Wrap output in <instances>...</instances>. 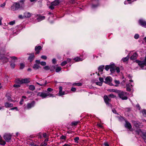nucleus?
<instances>
[{"instance_id":"aec40b11","label":"nucleus","mask_w":146,"mask_h":146,"mask_svg":"<svg viewBox=\"0 0 146 146\" xmlns=\"http://www.w3.org/2000/svg\"><path fill=\"white\" fill-rule=\"evenodd\" d=\"M5 106L6 108H10L13 106V104L9 103V102H6L5 103Z\"/></svg>"},{"instance_id":"ea45409f","label":"nucleus","mask_w":146,"mask_h":146,"mask_svg":"<svg viewBox=\"0 0 146 146\" xmlns=\"http://www.w3.org/2000/svg\"><path fill=\"white\" fill-rule=\"evenodd\" d=\"M6 96L7 97L8 101H12V100L11 99V98L9 96L6 95Z\"/></svg>"},{"instance_id":"c756f323","label":"nucleus","mask_w":146,"mask_h":146,"mask_svg":"<svg viewBox=\"0 0 146 146\" xmlns=\"http://www.w3.org/2000/svg\"><path fill=\"white\" fill-rule=\"evenodd\" d=\"M129 54L127 56V57H126L124 58H123L122 59L123 61L124 62H126V61H127L128 60L129 58Z\"/></svg>"},{"instance_id":"37998d69","label":"nucleus","mask_w":146,"mask_h":146,"mask_svg":"<svg viewBox=\"0 0 146 146\" xmlns=\"http://www.w3.org/2000/svg\"><path fill=\"white\" fill-rule=\"evenodd\" d=\"M109 97H111L112 98H114L115 97V96L113 94H111L108 96Z\"/></svg>"},{"instance_id":"393cba45","label":"nucleus","mask_w":146,"mask_h":146,"mask_svg":"<svg viewBox=\"0 0 146 146\" xmlns=\"http://www.w3.org/2000/svg\"><path fill=\"white\" fill-rule=\"evenodd\" d=\"M137 54L136 53H134L132 56L130 57V59L131 60H133L136 58L137 56Z\"/></svg>"},{"instance_id":"f257e3e1","label":"nucleus","mask_w":146,"mask_h":146,"mask_svg":"<svg viewBox=\"0 0 146 146\" xmlns=\"http://www.w3.org/2000/svg\"><path fill=\"white\" fill-rule=\"evenodd\" d=\"M37 96L41 97L42 98H44L47 97H54V96L53 94H50L49 92H42L38 93Z\"/></svg>"},{"instance_id":"f704fd0d","label":"nucleus","mask_w":146,"mask_h":146,"mask_svg":"<svg viewBox=\"0 0 146 146\" xmlns=\"http://www.w3.org/2000/svg\"><path fill=\"white\" fill-rule=\"evenodd\" d=\"M111 65H106L105 66V69L106 71H108L109 69H110Z\"/></svg>"},{"instance_id":"20e7f679","label":"nucleus","mask_w":146,"mask_h":146,"mask_svg":"<svg viewBox=\"0 0 146 146\" xmlns=\"http://www.w3.org/2000/svg\"><path fill=\"white\" fill-rule=\"evenodd\" d=\"M20 5L19 3H15L11 6V10L13 11L17 10L20 8Z\"/></svg>"},{"instance_id":"dca6fc26","label":"nucleus","mask_w":146,"mask_h":146,"mask_svg":"<svg viewBox=\"0 0 146 146\" xmlns=\"http://www.w3.org/2000/svg\"><path fill=\"white\" fill-rule=\"evenodd\" d=\"M31 14L30 13L26 12L24 14V17L25 18H29L31 16Z\"/></svg>"},{"instance_id":"58836bf2","label":"nucleus","mask_w":146,"mask_h":146,"mask_svg":"<svg viewBox=\"0 0 146 146\" xmlns=\"http://www.w3.org/2000/svg\"><path fill=\"white\" fill-rule=\"evenodd\" d=\"M20 69H23L25 67V64L23 63H21L20 64Z\"/></svg>"},{"instance_id":"6ab92c4d","label":"nucleus","mask_w":146,"mask_h":146,"mask_svg":"<svg viewBox=\"0 0 146 146\" xmlns=\"http://www.w3.org/2000/svg\"><path fill=\"white\" fill-rule=\"evenodd\" d=\"M125 126L126 128L128 129H130L131 128V124L129 122L127 121H125Z\"/></svg>"},{"instance_id":"864d4df0","label":"nucleus","mask_w":146,"mask_h":146,"mask_svg":"<svg viewBox=\"0 0 146 146\" xmlns=\"http://www.w3.org/2000/svg\"><path fill=\"white\" fill-rule=\"evenodd\" d=\"M40 64L42 66H45L46 65V63L45 62H41Z\"/></svg>"},{"instance_id":"5701e85b","label":"nucleus","mask_w":146,"mask_h":146,"mask_svg":"<svg viewBox=\"0 0 146 146\" xmlns=\"http://www.w3.org/2000/svg\"><path fill=\"white\" fill-rule=\"evenodd\" d=\"M139 131H141L142 133V137L145 141V140H146V132H143L141 130H139Z\"/></svg>"},{"instance_id":"a878e982","label":"nucleus","mask_w":146,"mask_h":146,"mask_svg":"<svg viewBox=\"0 0 146 146\" xmlns=\"http://www.w3.org/2000/svg\"><path fill=\"white\" fill-rule=\"evenodd\" d=\"M126 88L127 91H130L131 90L130 86L129 84H127L126 86Z\"/></svg>"},{"instance_id":"4c0bfd02","label":"nucleus","mask_w":146,"mask_h":146,"mask_svg":"<svg viewBox=\"0 0 146 146\" xmlns=\"http://www.w3.org/2000/svg\"><path fill=\"white\" fill-rule=\"evenodd\" d=\"M67 64V62L66 61L62 62L61 64L60 65L62 66H64Z\"/></svg>"},{"instance_id":"39448f33","label":"nucleus","mask_w":146,"mask_h":146,"mask_svg":"<svg viewBox=\"0 0 146 146\" xmlns=\"http://www.w3.org/2000/svg\"><path fill=\"white\" fill-rule=\"evenodd\" d=\"M104 101L107 105L108 106H111V104L109 103L111 102V99L109 98V97L107 95H104Z\"/></svg>"},{"instance_id":"774afa93","label":"nucleus","mask_w":146,"mask_h":146,"mask_svg":"<svg viewBox=\"0 0 146 146\" xmlns=\"http://www.w3.org/2000/svg\"><path fill=\"white\" fill-rule=\"evenodd\" d=\"M99 80L100 81V82H103V78H99Z\"/></svg>"},{"instance_id":"a19ab883","label":"nucleus","mask_w":146,"mask_h":146,"mask_svg":"<svg viewBox=\"0 0 146 146\" xmlns=\"http://www.w3.org/2000/svg\"><path fill=\"white\" fill-rule=\"evenodd\" d=\"M66 136H64V135H62L60 137V139H64V140H66Z\"/></svg>"},{"instance_id":"09e8293b","label":"nucleus","mask_w":146,"mask_h":146,"mask_svg":"<svg viewBox=\"0 0 146 146\" xmlns=\"http://www.w3.org/2000/svg\"><path fill=\"white\" fill-rule=\"evenodd\" d=\"M115 69L117 73H119L120 72L119 68V67H116L115 68Z\"/></svg>"},{"instance_id":"0e129e2a","label":"nucleus","mask_w":146,"mask_h":146,"mask_svg":"<svg viewBox=\"0 0 146 146\" xmlns=\"http://www.w3.org/2000/svg\"><path fill=\"white\" fill-rule=\"evenodd\" d=\"M19 18L21 19H23V18H25L24 16H23L22 15H20L19 16Z\"/></svg>"},{"instance_id":"f3484780","label":"nucleus","mask_w":146,"mask_h":146,"mask_svg":"<svg viewBox=\"0 0 146 146\" xmlns=\"http://www.w3.org/2000/svg\"><path fill=\"white\" fill-rule=\"evenodd\" d=\"M22 84L24 83H28L30 82V78H26L25 79H22Z\"/></svg>"},{"instance_id":"473e14b6","label":"nucleus","mask_w":146,"mask_h":146,"mask_svg":"<svg viewBox=\"0 0 146 146\" xmlns=\"http://www.w3.org/2000/svg\"><path fill=\"white\" fill-rule=\"evenodd\" d=\"M79 121H73L71 123V125H72L75 126L77 125L78 123L79 122Z\"/></svg>"},{"instance_id":"de8ad7c7","label":"nucleus","mask_w":146,"mask_h":146,"mask_svg":"<svg viewBox=\"0 0 146 146\" xmlns=\"http://www.w3.org/2000/svg\"><path fill=\"white\" fill-rule=\"evenodd\" d=\"M13 86L15 88H19L21 86L20 84H15Z\"/></svg>"},{"instance_id":"052dcab7","label":"nucleus","mask_w":146,"mask_h":146,"mask_svg":"<svg viewBox=\"0 0 146 146\" xmlns=\"http://www.w3.org/2000/svg\"><path fill=\"white\" fill-rule=\"evenodd\" d=\"M10 58H11L12 59L14 60H17V57L14 56H11L10 57Z\"/></svg>"},{"instance_id":"e433bc0d","label":"nucleus","mask_w":146,"mask_h":146,"mask_svg":"<svg viewBox=\"0 0 146 146\" xmlns=\"http://www.w3.org/2000/svg\"><path fill=\"white\" fill-rule=\"evenodd\" d=\"M142 113H143V115L144 117H146V110H143L142 111Z\"/></svg>"},{"instance_id":"9b49d317","label":"nucleus","mask_w":146,"mask_h":146,"mask_svg":"<svg viewBox=\"0 0 146 146\" xmlns=\"http://www.w3.org/2000/svg\"><path fill=\"white\" fill-rule=\"evenodd\" d=\"M0 59H1L3 63H5L8 61L9 60L7 57L3 56L2 54L0 53Z\"/></svg>"},{"instance_id":"e2e57ef3","label":"nucleus","mask_w":146,"mask_h":146,"mask_svg":"<svg viewBox=\"0 0 146 146\" xmlns=\"http://www.w3.org/2000/svg\"><path fill=\"white\" fill-rule=\"evenodd\" d=\"M76 90V89L75 88H72L71 89V90L72 91V92H75Z\"/></svg>"},{"instance_id":"f8f14e48","label":"nucleus","mask_w":146,"mask_h":146,"mask_svg":"<svg viewBox=\"0 0 146 146\" xmlns=\"http://www.w3.org/2000/svg\"><path fill=\"white\" fill-rule=\"evenodd\" d=\"M139 23L141 25L144 27L146 28V21L143 19H140L139 20Z\"/></svg>"},{"instance_id":"f03ea898","label":"nucleus","mask_w":146,"mask_h":146,"mask_svg":"<svg viewBox=\"0 0 146 146\" xmlns=\"http://www.w3.org/2000/svg\"><path fill=\"white\" fill-rule=\"evenodd\" d=\"M118 94L119 97L122 100H126L128 98L126 96L127 93L125 92L120 91Z\"/></svg>"},{"instance_id":"2f4dec72","label":"nucleus","mask_w":146,"mask_h":146,"mask_svg":"<svg viewBox=\"0 0 146 146\" xmlns=\"http://www.w3.org/2000/svg\"><path fill=\"white\" fill-rule=\"evenodd\" d=\"M74 86H81L82 85V84L80 82L75 83L73 84Z\"/></svg>"},{"instance_id":"423d86ee","label":"nucleus","mask_w":146,"mask_h":146,"mask_svg":"<svg viewBox=\"0 0 146 146\" xmlns=\"http://www.w3.org/2000/svg\"><path fill=\"white\" fill-rule=\"evenodd\" d=\"M35 103L34 101H33L31 103L27 104V105L25 106L24 109L25 110H27L31 108L32 107L34 106Z\"/></svg>"},{"instance_id":"c85d7f7f","label":"nucleus","mask_w":146,"mask_h":146,"mask_svg":"<svg viewBox=\"0 0 146 146\" xmlns=\"http://www.w3.org/2000/svg\"><path fill=\"white\" fill-rule=\"evenodd\" d=\"M39 67V65L37 64H35L33 67V68L35 70L38 69Z\"/></svg>"},{"instance_id":"680f3d73","label":"nucleus","mask_w":146,"mask_h":146,"mask_svg":"<svg viewBox=\"0 0 146 146\" xmlns=\"http://www.w3.org/2000/svg\"><path fill=\"white\" fill-rule=\"evenodd\" d=\"M115 83L116 84H120V82L119 80H114Z\"/></svg>"},{"instance_id":"0eeeda50","label":"nucleus","mask_w":146,"mask_h":146,"mask_svg":"<svg viewBox=\"0 0 146 146\" xmlns=\"http://www.w3.org/2000/svg\"><path fill=\"white\" fill-rule=\"evenodd\" d=\"M3 137L7 142H8L11 139V135L9 133H5Z\"/></svg>"},{"instance_id":"5fc2aeb1","label":"nucleus","mask_w":146,"mask_h":146,"mask_svg":"<svg viewBox=\"0 0 146 146\" xmlns=\"http://www.w3.org/2000/svg\"><path fill=\"white\" fill-rule=\"evenodd\" d=\"M11 66L13 68H14L15 67V64L14 63H11Z\"/></svg>"},{"instance_id":"b1692460","label":"nucleus","mask_w":146,"mask_h":146,"mask_svg":"<svg viewBox=\"0 0 146 146\" xmlns=\"http://www.w3.org/2000/svg\"><path fill=\"white\" fill-rule=\"evenodd\" d=\"M15 82L16 83L18 84H22V80L20 79L19 78H17L15 79Z\"/></svg>"},{"instance_id":"a211bd4d","label":"nucleus","mask_w":146,"mask_h":146,"mask_svg":"<svg viewBox=\"0 0 146 146\" xmlns=\"http://www.w3.org/2000/svg\"><path fill=\"white\" fill-rule=\"evenodd\" d=\"M35 58L34 54H30V56L28 58V60L30 61V62H31Z\"/></svg>"},{"instance_id":"6e6552de","label":"nucleus","mask_w":146,"mask_h":146,"mask_svg":"<svg viewBox=\"0 0 146 146\" xmlns=\"http://www.w3.org/2000/svg\"><path fill=\"white\" fill-rule=\"evenodd\" d=\"M136 62L137 63L138 65L142 69L144 65H146V62L143 61H139L138 60H136Z\"/></svg>"},{"instance_id":"7ed1b4c3","label":"nucleus","mask_w":146,"mask_h":146,"mask_svg":"<svg viewBox=\"0 0 146 146\" xmlns=\"http://www.w3.org/2000/svg\"><path fill=\"white\" fill-rule=\"evenodd\" d=\"M60 3V1L59 0H55L52 2L51 5L49 7V8L52 10L54 8V6L58 5Z\"/></svg>"},{"instance_id":"c03bdc74","label":"nucleus","mask_w":146,"mask_h":146,"mask_svg":"<svg viewBox=\"0 0 146 146\" xmlns=\"http://www.w3.org/2000/svg\"><path fill=\"white\" fill-rule=\"evenodd\" d=\"M25 0H19V3H21V5H22V4H24Z\"/></svg>"},{"instance_id":"4d7b16f0","label":"nucleus","mask_w":146,"mask_h":146,"mask_svg":"<svg viewBox=\"0 0 146 146\" xmlns=\"http://www.w3.org/2000/svg\"><path fill=\"white\" fill-rule=\"evenodd\" d=\"M52 62L54 64H55L56 63V60L55 58H53L52 60Z\"/></svg>"},{"instance_id":"cd10ccee","label":"nucleus","mask_w":146,"mask_h":146,"mask_svg":"<svg viewBox=\"0 0 146 146\" xmlns=\"http://www.w3.org/2000/svg\"><path fill=\"white\" fill-rule=\"evenodd\" d=\"M74 59L76 62L82 61L83 60V59L81 58L78 57H77L76 58H74Z\"/></svg>"},{"instance_id":"bb28decb","label":"nucleus","mask_w":146,"mask_h":146,"mask_svg":"<svg viewBox=\"0 0 146 146\" xmlns=\"http://www.w3.org/2000/svg\"><path fill=\"white\" fill-rule=\"evenodd\" d=\"M29 90L32 91H33L35 89V87L34 86L31 85L29 86Z\"/></svg>"},{"instance_id":"9d476101","label":"nucleus","mask_w":146,"mask_h":146,"mask_svg":"<svg viewBox=\"0 0 146 146\" xmlns=\"http://www.w3.org/2000/svg\"><path fill=\"white\" fill-rule=\"evenodd\" d=\"M36 17H38L36 19V20L38 22L44 19L45 18V17L44 16H42L40 14H37Z\"/></svg>"},{"instance_id":"603ef678","label":"nucleus","mask_w":146,"mask_h":146,"mask_svg":"<svg viewBox=\"0 0 146 146\" xmlns=\"http://www.w3.org/2000/svg\"><path fill=\"white\" fill-rule=\"evenodd\" d=\"M41 58L43 59L46 60L47 57L45 56L42 55L41 56Z\"/></svg>"},{"instance_id":"7c9ffc66","label":"nucleus","mask_w":146,"mask_h":146,"mask_svg":"<svg viewBox=\"0 0 146 146\" xmlns=\"http://www.w3.org/2000/svg\"><path fill=\"white\" fill-rule=\"evenodd\" d=\"M6 144L5 142L2 139H0V144L1 145H4Z\"/></svg>"},{"instance_id":"49530a36","label":"nucleus","mask_w":146,"mask_h":146,"mask_svg":"<svg viewBox=\"0 0 146 146\" xmlns=\"http://www.w3.org/2000/svg\"><path fill=\"white\" fill-rule=\"evenodd\" d=\"M46 145V143L44 142H43L41 143V145L40 146H45Z\"/></svg>"},{"instance_id":"412c9836","label":"nucleus","mask_w":146,"mask_h":146,"mask_svg":"<svg viewBox=\"0 0 146 146\" xmlns=\"http://www.w3.org/2000/svg\"><path fill=\"white\" fill-rule=\"evenodd\" d=\"M110 71L111 73L114 72L115 71V68L114 65H111L110 68Z\"/></svg>"},{"instance_id":"69168bd1","label":"nucleus","mask_w":146,"mask_h":146,"mask_svg":"<svg viewBox=\"0 0 146 146\" xmlns=\"http://www.w3.org/2000/svg\"><path fill=\"white\" fill-rule=\"evenodd\" d=\"M103 144L105 146H109L108 143L106 142H104Z\"/></svg>"},{"instance_id":"4be33fe9","label":"nucleus","mask_w":146,"mask_h":146,"mask_svg":"<svg viewBox=\"0 0 146 146\" xmlns=\"http://www.w3.org/2000/svg\"><path fill=\"white\" fill-rule=\"evenodd\" d=\"M104 65H101L99 66L98 68V70L99 72H101V74H102V72L104 68Z\"/></svg>"},{"instance_id":"c9c22d12","label":"nucleus","mask_w":146,"mask_h":146,"mask_svg":"<svg viewBox=\"0 0 146 146\" xmlns=\"http://www.w3.org/2000/svg\"><path fill=\"white\" fill-rule=\"evenodd\" d=\"M61 68L60 67H57L56 69V72H60L61 70Z\"/></svg>"},{"instance_id":"338daca9","label":"nucleus","mask_w":146,"mask_h":146,"mask_svg":"<svg viewBox=\"0 0 146 146\" xmlns=\"http://www.w3.org/2000/svg\"><path fill=\"white\" fill-rule=\"evenodd\" d=\"M24 102V100L23 99H21V100L20 102L19 103L21 105H22L23 104V102Z\"/></svg>"},{"instance_id":"ddd939ff","label":"nucleus","mask_w":146,"mask_h":146,"mask_svg":"<svg viewBox=\"0 0 146 146\" xmlns=\"http://www.w3.org/2000/svg\"><path fill=\"white\" fill-rule=\"evenodd\" d=\"M59 92L58 93L59 96H62L65 94L64 92H62V87L61 86H60L59 88Z\"/></svg>"},{"instance_id":"1a4fd4ad","label":"nucleus","mask_w":146,"mask_h":146,"mask_svg":"<svg viewBox=\"0 0 146 146\" xmlns=\"http://www.w3.org/2000/svg\"><path fill=\"white\" fill-rule=\"evenodd\" d=\"M92 8H95L98 6L99 5L98 0H92Z\"/></svg>"},{"instance_id":"8fccbe9b","label":"nucleus","mask_w":146,"mask_h":146,"mask_svg":"<svg viewBox=\"0 0 146 146\" xmlns=\"http://www.w3.org/2000/svg\"><path fill=\"white\" fill-rule=\"evenodd\" d=\"M96 84L97 85H99L100 86H102V83L99 82H96Z\"/></svg>"},{"instance_id":"a18cd8bd","label":"nucleus","mask_w":146,"mask_h":146,"mask_svg":"<svg viewBox=\"0 0 146 146\" xmlns=\"http://www.w3.org/2000/svg\"><path fill=\"white\" fill-rule=\"evenodd\" d=\"M37 136L38 137V138L40 139H41V138L42 137L41 133L40 132L38 133L37 134Z\"/></svg>"},{"instance_id":"6e6d98bb","label":"nucleus","mask_w":146,"mask_h":146,"mask_svg":"<svg viewBox=\"0 0 146 146\" xmlns=\"http://www.w3.org/2000/svg\"><path fill=\"white\" fill-rule=\"evenodd\" d=\"M53 90V89L51 88H48L47 89V91L48 92H51Z\"/></svg>"},{"instance_id":"2eb2a0df","label":"nucleus","mask_w":146,"mask_h":146,"mask_svg":"<svg viewBox=\"0 0 146 146\" xmlns=\"http://www.w3.org/2000/svg\"><path fill=\"white\" fill-rule=\"evenodd\" d=\"M42 48V47L40 46H36L35 48V50L36 51L35 54H38L40 52V50Z\"/></svg>"},{"instance_id":"4468645a","label":"nucleus","mask_w":146,"mask_h":146,"mask_svg":"<svg viewBox=\"0 0 146 146\" xmlns=\"http://www.w3.org/2000/svg\"><path fill=\"white\" fill-rule=\"evenodd\" d=\"M112 81V78L110 76H108L105 79L104 82L106 84H110Z\"/></svg>"},{"instance_id":"13d9d810","label":"nucleus","mask_w":146,"mask_h":146,"mask_svg":"<svg viewBox=\"0 0 146 146\" xmlns=\"http://www.w3.org/2000/svg\"><path fill=\"white\" fill-rule=\"evenodd\" d=\"M44 68L46 70H48L49 69V67L48 66H46L44 67Z\"/></svg>"},{"instance_id":"79ce46f5","label":"nucleus","mask_w":146,"mask_h":146,"mask_svg":"<svg viewBox=\"0 0 146 146\" xmlns=\"http://www.w3.org/2000/svg\"><path fill=\"white\" fill-rule=\"evenodd\" d=\"M15 21H14L10 22L8 24L11 25H13L15 24Z\"/></svg>"},{"instance_id":"72a5a7b5","label":"nucleus","mask_w":146,"mask_h":146,"mask_svg":"<svg viewBox=\"0 0 146 146\" xmlns=\"http://www.w3.org/2000/svg\"><path fill=\"white\" fill-rule=\"evenodd\" d=\"M79 138L78 137H76L74 138V142L76 143H78V141L79 140Z\"/></svg>"},{"instance_id":"bf43d9fd","label":"nucleus","mask_w":146,"mask_h":146,"mask_svg":"<svg viewBox=\"0 0 146 146\" xmlns=\"http://www.w3.org/2000/svg\"><path fill=\"white\" fill-rule=\"evenodd\" d=\"M71 59L70 58H67L66 60V62H67V63L70 62L71 61Z\"/></svg>"},{"instance_id":"3c124183","label":"nucleus","mask_w":146,"mask_h":146,"mask_svg":"<svg viewBox=\"0 0 146 146\" xmlns=\"http://www.w3.org/2000/svg\"><path fill=\"white\" fill-rule=\"evenodd\" d=\"M139 35L138 34H136L134 36V38L136 39H137L139 38Z\"/></svg>"}]
</instances>
